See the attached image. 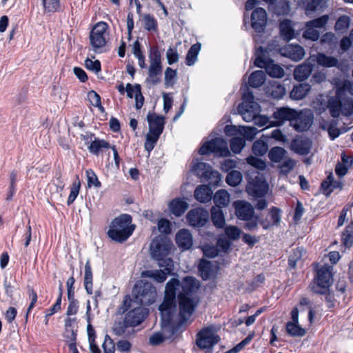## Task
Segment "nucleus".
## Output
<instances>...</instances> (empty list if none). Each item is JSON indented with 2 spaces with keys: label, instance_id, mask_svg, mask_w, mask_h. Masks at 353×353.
Segmentation results:
<instances>
[{
  "label": "nucleus",
  "instance_id": "24",
  "mask_svg": "<svg viewBox=\"0 0 353 353\" xmlns=\"http://www.w3.org/2000/svg\"><path fill=\"white\" fill-rule=\"evenodd\" d=\"M147 120L149 124L150 132L162 134L165 125L164 117L149 112L147 115Z\"/></svg>",
  "mask_w": 353,
  "mask_h": 353
},
{
  "label": "nucleus",
  "instance_id": "19",
  "mask_svg": "<svg viewBox=\"0 0 353 353\" xmlns=\"http://www.w3.org/2000/svg\"><path fill=\"white\" fill-rule=\"evenodd\" d=\"M235 214L238 219L250 221L254 217V210L252 205L248 201H237L234 203Z\"/></svg>",
  "mask_w": 353,
  "mask_h": 353
},
{
  "label": "nucleus",
  "instance_id": "2",
  "mask_svg": "<svg viewBox=\"0 0 353 353\" xmlns=\"http://www.w3.org/2000/svg\"><path fill=\"white\" fill-rule=\"evenodd\" d=\"M148 312V309L140 306L128 311L123 320H118L114 323L113 332L117 336H128L130 332L126 333L127 329L140 325L145 319Z\"/></svg>",
  "mask_w": 353,
  "mask_h": 353
},
{
  "label": "nucleus",
  "instance_id": "22",
  "mask_svg": "<svg viewBox=\"0 0 353 353\" xmlns=\"http://www.w3.org/2000/svg\"><path fill=\"white\" fill-rule=\"evenodd\" d=\"M176 243L182 250H190L193 245L192 234L187 229H181L176 234Z\"/></svg>",
  "mask_w": 353,
  "mask_h": 353
},
{
  "label": "nucleus",
  "instance_id": "64",
  "mask_svg": "<svg viewBox=\"0 0 353 353\" xmlns=\"http://www.w3.org/2000/svg\"><path fill=\"white\" fill-rule=\"evenodd\" d=\"M104 353H114L115 345L112 339L106 334L105 336L104 342L102 345Z\"/></svg>",
  "mask_w": 353,
  "mask_h": 353
},
{
  "label": "nucleus",
  "instance_id": "41",
  "mask_svg": "<svg viewBox=\"0 0 353 353\" xmlns=\"http://www.w3.org/2000/svg\"><path fill=\"white\" fill-rule=\"evenodd\" d=\"M201 43H196L192 45L188 50L185 57V63L187 65L191 66L195 63L201 50Z\"/></svg>",
  "mask_w": 353,
  "mask_h": 353
},
{
  "label": "nucleus",
  "instance_id": "35",
  "mask_svg": "<svg viewBox=\"0 0 353 353\" xmlns=\"http://www.w3.org/2000/svg\"><path fill=\"white\" fill-rule=\"evenodd\" d=\"M312 71V65L310 64H301L296 67L294 70V77L296 80L302 81L307 79Z\"/></svg>",
  "mask_w": 353,
  "mask_h": 353
},
{
  "label": "nucleus",
  "instance_id": "9",
  "mask_svg": "<svg viewBox=\"0 0 353 353\" xmlns=\"http://www.w3.org/2000/svg\"><path fill=\"white\" fill-rule=\"evenodd\" d=\"M167 263H158L161 268L163 270H144L141 272V277L150 278L158 283H163L168 275L172 274L174 270V262L172 260H167Z\"/></svg>",
  "mask_w": 353,
  "mask_h": 353
},
{
  "label": "nucleus",
  "instance_id": "26",
  "mask_svg": "<svg viewBox=\"0 0 353 353\" xmlns=\"http://www.w3.org/2000/svg\"><path fill=\"white\" fill-rule=\"evenodd\" d=\"M295 110L283 107L281 108L276 109V110L273 113L272 117L275 119V122L278 125H282L285 121H289L290 124L291 125V120L292 117L294 116Z\"/></svg>",
  "mask_w": 353,
  "mask_h": 353
},
{
  "label": "nucleus",
  "instance_id": "48",
  "mask_svg": "<svg viewBox=\"0 0 353 353\" xmlns=\"http://www.w3.org/2000/svg\"><path fill=\"white\" fill-rule=\"evenodd\" d=\"M268 149V143L265 141L259 139L256 140L252 145V150L256 156H263L266 153Z\"/></svg>",
  "mask_w": 353,
  "mask_h": 353
},
{
  "label": "nucleus",
  "instance_id": "51",
  "mask_svg": "<svg viewBox=\"0 0 353 353\" xmlns=\"http://www.w3.org/2000/svg\"><path fill=\"white\" fill-rule=\"evenodd\" d=\"M242 180V174L238 170H232L226 176V182L228 185L235 187L238 185Z\"/></svg>",
  "mask_w": 353,
  "mask_h": 353
},
{
  "label": "nucleus",
  "instance_id": "33",
  "mask_svg": "<svg viewBox=\"0 0 353 353\" xmlns=\"http://www.w3.org/2000/svg\"><path fill=\"white\" fill-rule=\"evenodd\" d=\"M163 67L149 66L146 82L156 85L161 81Z\"/></svg>",
  "mask_w": 353,
  "mask_h": 353
},
{
  "label": "nucleus",
  "instance_id": "21",
  "mask_svg": "<svg viewBox=\"0 0 353 353\" xmlns=\"http://www.w3.org/2000/svg\"><path fill=\"white\" fill-rule=\"evenodd\" d=\"M181 292L184 296H192L196 293L200 287L199 281L192 276H187L180 281Z\"/></svg>",
  "mask_w": 353,
  "mask_h": 353
},
{
  "label": "nucleus",
  "instance_id": "37",
  "mask_svg": "<svg viewBox=\"0 0 353 353\" xmlns=\"http://www.w3.org/2000/svg\"><path fill=\"white\" fill-rule=\"evenodd\" d=\"M211 219L213 225L217 228H223L225 225V216L223 211L216 207L211 209Z\"/></svg>",
  "mask_w": 353,
  "mask_h": 353
},
{
  "label": "nucleus",
  "instance_id": "62",
  "mask_svg": "<svg viewBox=\"0 0 353 353\" xmlns=\"http://www.w3.org/2000/svg\"><path fill=\"white\" fill-rule=\"evenodd\" d=\"M247 163L253 166L255 168H257L261 170H265L266 168V164L265 161H263L262 159H259L255 157L250 156L247 158Z\"/></svg>",
  "mask_w": 353,
  "mask_h": 353
},
{
  "label": "nucleus",
  "instance_id": "60",
  "mask_svg": "<svg viewBox=\"0 0 353 353\" xmlns=\"http://www.w3.org/2000/svg\"><path fill=\"white\" fill-rule=\"evenodd\" d=\"M158 229L161 233H163L165 234H168L171 232V223L169 220L166 219H160L158 221Z\"/></svg>",
  "mask_w": 353,
  "mask_h": 353
},
{
  "label": "nucleus",
  "instance_id": "32",
  "mask_svg": "<svg viewBox=\"0 0 353 353\" xmlns=\"http://www.w3.org/2000/svg\"><path fill=\"white\" fill-rule=\"evenodd\" d=\"M169 208L172 214L180 216L188 208V204L181 199H175L170 202Z\"/></svg>",
  "mask_w": 353,
  "mask_h": 353
},
{
  "label": "nucleus",
  "instance_id": "44",
  "mask_svg": "<svg viewBox=\"0 0 353 353\" xmlns=\"http://www.w3.org/2000/svg\"><path fill=\"white\" fill-rule=\"evenodd\" d=\"M286 331L292 336H303L305 334V330L301 327L299 323L288 322L286 323Z\"/></svg>",
  "mask_w": 353,
  "mask_h": 353
},
{
  "label": "nucleus",
  "instance_id": "45",
  "mask_svg": "<svg viewBox=\"0 0 353 353\" xmlns=\"http://www.w3.org/2000/svg\"><path fill=\"white\" fill-rule=\"evenodd\" d=\"M341 239L346 248H350L353 245V221L345 228Z\"/></svg>",
  "mask_w": 353,
  "mask_h": 353
},
{
  "label": "nucleus",
  "instance_id": "58",
  "mask_svg": "<svg viewBox=\"0 0 353 353\" xmlns=\"http://www.w3.org/2000/svg\"><path fill=\"white\" fill-rule=\"evenodd\" d=\"M134 99H135V108L137 110H139L142 108L144 103V97L141 92V85L136 83L134 84Z\"/></svg>",
  "mask_w": 353,
  "mask_h": 353
},
{
  "label": "nucleus",
  "instance_id": "43",
  "mask_svg": "<svg viewBox=\"0 0 353 353\" xmlns=\"http://www.w3.org/2000/svg\"><path fill=\"white\" fill-rule=\"evenodd\" d=\"M180 286V281L178 279H171L165 285V296L176 298V290Z\"/></svg>",
  "mask_w": 353,
  "mask_h": 353
},
{
  "label": "nucleus",
  "instance_id": "46",
  "mask_svg": "<svg viewBox=\"0 0 353 353\" xmlns=\"http://www.w3.org/2000/svg\"><path fill=\"white\" fill-rule=\"evenodd\" d=\"M304 250L303 248H296L292 250V253L288 258V265L290 268H295L296 263L300 260L303 254Z\"/></svg>",
  "mask_w": 353,
  "mask_h": 353
},
{
  "label": "nucleus",
  "instance_id": "27",
  "mask_svg": "<svg viewBox=\"0 0 353 353\" xmlns=\"http://www.w3.org/2000/svg\"><path fill=\"white\" fill-rule=\"evenodd\" d=\"M312 146V143L308 139H293L291 144L292 150L298 154L307 155Z\"/></svg>",
  "mask_w": 353,
  "mask_h": 353
},
{
  "label": "nucleus",
  "instance_id": "59",
  "mask_svg": "<svg viewBox=\"0 0 353 353\" xmlns=\"http://www.w3.org/2000/svg\"><path fill=\"white\" fill-rule=\"evenodd\" d=\"M271 95L274 99H281L285 94V88L281 84H273L270 88Z\"/></svg>",
  "mask_w": 353,
  "mask_h": 353
},
{
  "label": "nucleus",
  "instance_id": "12",
  "mask_svg": "<svg viewBox=\"0 0 353 353\" xmlns=\"http://www.w3.org/2000/svg\"><path fill=\"white\" fill-rule=\"evenodd\" d=\"M196 337V344L201 350L212 349L220 341L219 336L215 334L210 327L202 329Z\"/></svg>",
  "mask_w": 353,
  "mask_h": 353
},
{
  "label": "nucleus",
  "instance_id": "38",
  "mask_svg": "<svg viewBox=\"0 0 353 353\" xmlns=\"http://www.w3.org/2000/svg\"><path fill=\"white\" fill-rule=\"evenodd\" d=\"M110 147L111 145L109 142L95 137L88 147V149L91 154L98 155L101 149L110 148Z\"/></svg>",
  "mask_w": 353,
  "mask_h": 353
},
{
  "label": "nucleus",
  "instance_id": "10",
  "mask_svg": "<svg viewBox=\"0 0 353 353\" xmlns=\"http://www.w3.org/2000/svg\"><path fill=\"white\" fill-rule=\"evenodd\" d=\"M295 114L291 120V126L299 132L307 131L311 127L314 115L310 110H303L301 111L295 110Z\"/></svg>",
  "mask_w": 353,
  "mask_h": 353
},
{
  "label": "nucleus",
  "instance_id": "23",
  "mask_svg": "<svg viewBox=\"0 0 353 353\" xmlns=\"http://www.w3.org/2000/svg\"><path fill=\"white\" fill-rule=\"evenodd\" d=\"M281 53L294 61H299L304 57L305 50L299 45H288L281 49Z\"/></svg>",
  "mask_w": 353,
  "mask_h": 353
},
{
  "label": "nucleus",
  "instance_id": "61",
  "mask_svg": "<svg viewBox=\"0 0 353 353\" xmlns=\"http://www.w3.org/2000/svg\"><path fill=\"white\" fill-rule=\"evenodd\" d=\"M225 234L231 240H237L240 237L241 230L236 226H227Z\"/></svg>",
  "mask_w": 353,
  "mask_h": 353
},
{
  "label": "nucleus",
  "instance_id": "49",
  "mask_svg": "<svg viewBox=\"0 0 353 353\" xmlns=\"http://www.w3.org/2000/svg\"><path fill=\"white\" fill-rule=\"evenodd\" d=\"M316 59L317 63L319 65L325 67L336 66L338 63V60L336 58L327 56L326 54L323 53L318 54Z\"/></svg>",
  "mask_w": 353,
  "mask_h": 353
},
{
  "label": "nucleus",
  "instance_id": "28",
  "mask_svg": "<svg viewBox=\"0 0 353 353\" xmlns=\"http://www.w3.org/2000/svg\"><path fill=\"white\" fill-rule=\"evenodd\" d=\"M194 196L196 201L201 203H207L212 198V190L207 185H201L196 188Z\"/></svg>",
  "mask_w": 353,
  "mask_h": 353
},
{
  "label": "nucleus",
  "instance_id": "57",
  "mask_svg": "<svg viewBox=\"0 0 353 353\" xmlns=\"http://www.w3.org/2000/svg\"><path fill=\"white\" fill-rule=\"evenodd\" d=\"M46 11L49 12H57L60 9L59 0H42Z\"/></svg>",
  "mask_w": 353,
  "mask_h": 353
},
{
  "label": "nucleus",
  "instance_id": "11",
  "mask_svg": "<svg viewBox=\"0 0 353 353\" xmlns=\"http://www.w3.org/2000/svg\"><path fill=\"white\" fill-rule=\"evenodd\" d=\"M192 171L201 181H209L210 184H216L221 180L219 172L212 170V167L207 163H197L193 165Z\"/></svg>",
  "mask_w": 353,
  "mask_h": 353
},
{
  "label": "nucleus",
  "instance_id": "14",
  "mask_svg": "<svg viewBox=\"0 0 353 353\" xmlns=\"http://www.w3.org/2000/svg\"><path fill=\"white\" fill-rule=\"evenodd\" d=\"M178 299L180 316L185 320L194 312L199 303V299L196 296H184L183 294H179Z\"/></svg>",
  "mask_w": 353,
  "mask_h": 353
},
{
  "label": "nucleus",
  "instance_id": "15",
  "mask_svg": "<svg viewBox=\"0 0 353 353\" xmlns=\"http://www.w3.org/2000/svg\"><path fill=\"white\" fill-rule=\"evenodd\" d=\"M186 219L190 225L194 228H201L208 222L209 212L203 208H196L188 212Z\"/></svg>",
  "mask_w": 353,
  "mask_h": 353
},
{
  "label": "nucleus",
  "instance_id": "18",
  "mask_svg": "<svg viewBox=\"0 0 353 353\" xmlns=\"http://www.w3.org/2000/svg\"><path fill=\"white\" fill-rule=\"evenodd\" d=\"M267 23V14L262 8H256L251 15L252 28L259 33L264 31Z\"/></svg>",
  "mask_w": 353,
  "mask_h": 353
},
{
  "label": "nucleus",
  "instance_id": "34",
  "mask_svg": "<svg viewBox=\"0 0 353 353\" xmlns=\"http://www.w3.org/2000/svg\"><path fill=\"white\" fill-rule=\"evenodd\" d=\"M83 283L86 292L88 294L93 293V276L90 260H88L85 265V274L83 278Z\"/></svg>",
  "mask_w": 353,
  "mask_h": 353
},
{
  "label": "nucleus",
  "instance_id": "55",
  "mask_svg": "<svg viewBox=\"0 0 353 353\" xmlns=\"http://www.w3.org/2000/svg\"><path fill=\"white\" fill-rule=\"evenodd\" d=\"M350 19L347 15H342L338 18L334 26V30L337 32H343L350 26Z\"/></svg>",
  "mask_w": 353,
  "mask_h": 353
},
{
  "label": "nucleus",
  "instance_id": "40",
  "mask_svg": "<svg viewBox=\"0 0 353 353\" xmlns=\"http://www.w3.org/2000/svg\"><path fill=\"white\" fill-rule=\"evenodd\" d=\"M265 79V74L262 70L253 72L249 77V84L251 87L257 88L261 87Z\"/></svg>",
  "mask_w": 353,
  "mask_h": 353
},
{
  "label": "nucleus",
  "instance_id": "39",
  "mask_svg": "<svg viewBox=\"0 0 353 353\" xmlns=\"http://www.w3.org/2000/svg\"><path fill=\"white\" fill-rule=\"evenodd\" d=\"M150 66L163 67L161 63V55L158 46H153L149 50Z\"/></svg>",
  "mask_w": 353,
  "mask_h": 353
},
{
  "label": "nucleus",
  "instance_id": "30",
  "mask_svg": "<svg viewBox=\"0 0 353 353\" xmlns=\"http://www.w3.org/2000/svg\"><path fill=\"white\" fill-rule=\"evenodd\" d=\"M310 90L311 87L307 83L295 85L290 92V98L294 100H301L308 94Z\"/></svg>",
  "mask_w": 353,
  "mask_h": 353
},
{
  "label": "nucleus",
  "instance_id": "50",
  "mask_svg": "<svg viewBox=\"0 0 353 353\" xmlns=\"http://www.w3.org/2000/svg\"><path fill=\"white\" fill-rule=\"evenodd\" d=\"M329 17L327 14H324L316 19L310 20L305 23V27H310L313 29L323 28L327 23Z\"/></svg>",
  "mask_w": 353,
  "mask_h": 353
},
{
  "label": "nucleus",
  "instance_id": "25",
  "mask_svg": "<svg viewBox=\"0 0 353 353\" xmlns=\"http://www.w3.org/2000/svg\"><path fill=\"white\" fill-rule=\"evenodd\" d=\"M342 188L343 183L341 181H334L332 172L329 174L326 179L322 181L321 184V190L326 196H329L335 189L341 190Z\"/></svg>",
  "mask_w": 353,
  "mask_h": 353
},
{
  "label": "nucleus",
  "instance_id": "53",
  "mask_svg": "<svg viewBox=\"0 0 353 353\" xmlns=\"http://www.w3.org/2000/svg\"><path fill=\"white\" fill-rule=\"evenodd\" d=\"M144 28L146 30L156 32L158 29L157 19L151 14H148L143 16Z\"/></svg>",
  "mask_w": 353,
  "mask_h": 353
},
{
  "label": "nucleus",
  "instance_id": "52",
  "mask_svg": "<svg viewBox=\"0 0 353 353\" xmlns=\"http://www.w3.org/2000/svg\"><path fill=\"white\" fill-rule=\"evenodd\" d=\"M245 145V140L243 137H235L230 140L231 150L235 153H240Z\"/></svg>",
  "mask_w": 353,
  "mask_h": 353
},
{
  "label": "nucleus",
  "instance_id": "29",
  "mask_svg": "<svg viewBox=\"0 0 353 353\" xmlns=\"http://www.w3.org/2000/svg\"><path fill=\"white\" fill-rule=\"evenodd\" d=\"M280 34L282 39L289 41L294 37V30L292 21L289 19H284L279 24Z\"/></svg>",
  "mask_w": 353,
  "mask_h": 353
},
{
  "label": "nucleus",
  "instance_id": "17",
  "mask_svg": "<svg viewBox=\"0 0 353 353\" xmlns=\"http://www.w3.org/2000/svg\"><path fill=\"white\" fill-rule=\"evenodd\" d=\"M176 307V298L164 296L162 303L159 306V310L161 312L163 321L168 323L171 321Z\"/></svg>",
  "mask_w": 353,
  "mask_h": 353
},
{
  "label": "nucleus",
  "instance_id": "5",
  "mask_svg": "<svg viewBox=\"0 0 353 353\" xmlns=\"http://www.w3.org/2000/svg\"><path fill=\"white\" fill-rule=\"evenodd\" d=\"M132 295L136 303L142 305H150L156 300L157 290L151 283L140 281L134 285Z\"/></svg>",
  "mask_w": 353,
  "mask_h": 353
},
{
  "label": "nucleus",
  "instance_id": "56",
  "mask_svg": "<svg viewBox=\"0 0 353 353\" xmlns=\"http://www.w3.org/2000/svg\"><path fill=\"white\" fill-rule=\"evenodd\" d=\"M86 176L88 188H90L92 185L95 188H100L101 186V182L99 181L97 176L92 170H87Z\"/></svg>",
  "mask_w": 353,
  "mask_h": 353
},
{
  "label": "nucleus",
  "instance_id": "1",
  "mask_svg": "<svg viewBox=\"0 0 353 353\" xmlns=\"http://www.w3.org/2000/svg\"><path fill=\"white\" fill-rule=\"evenodd\" d=\"M345 91L353 95V81H345L343 88L336 90L335 96L328 99L327 108L333 118H338L341 114L349 117L353 114V99L346 97Z\"/></svg>",
  "mask_w": 353,
  "mask_h": 353
},
{
  "label": "nucleus",
  "instance_id": "20",
  "mask_svg": "<svg viewBox=\"0 0 353 353\" xmlns=\"http://www.w3.org/2000/svg\"><path fill=\"white\" fill-rule=\"evenodd\" d=\"M248 192L256 197H262L268 192V184L261 177L256 176L254 179L249 181Z\"/></svg>",
  "mask_w": 353,
  "mask_h": 353
},
{
  "label": "nucleus",
  "instance_id": "63",
  "mask_svg": "<svg viewBox=\"0 0 353 353\" xmlns=\"http://www.w3.org/2000/svg\"><path fill=\"white\" fill-rule=\"evenodd\" d=\"M303 38L310 39L312 41H316L319 40L320 34L319 32L315 29L310 27H306V30L303 33Z\"/></svg>",
  "mask_w": 353,
  "mask_h": 353
},
{
  "label": "nucleus",
  "instance_id": "47",
  "mask_svg": "<svg viewBox=\"0 0 353 353\" xmlns=\"http://www.w3.org/2000/svg\"><path fill=\"white\" fill-rule=\"evenodd\" d=\"M160 135V134L154 132H148L146 135V140L144 145L145 150L150 152L154 149Z\"/></svg>",
  "mask_w": 353,
  "mask_h": 353
},
{
  "label": "nucleus",
  "instance_id": "6",
  "mask_svg": "<svg viewBox=\"0 0 353 353\" xmlns=\"http://www.w3.org/2000/svg\"><path fill=\"white\" fill-rule=\"evenodd\" d=\"M172 242L166 237L161 236L155 237L151 242L150 252L152 258L157 263H167V260H172L168 257L171 248Z\"/></svg>",
  "mask_w": 353,
  "mask_h": 353
},
{
  "label": "nucleus",
  "instance_id": "31",
  "mask_svg": "<svg viewBox=\"0 0 353 353\" xmlns=\"http://www.w3.org/2000/svg\"><path fill=\"white\" fill-rule=\"evenodd\" d=\"M198 270L201 277L204 281L210 279L214 274L212 262L205 259H201L198 265Z\"/></svg>",
  "mask_w": 353,
  "mask_h": 353
},
{
  "label": "nucleus",
  "instance_id": "16",
  "mask_svg": "<svg viewBox=\"0 0 353 353\" xmlns=\"http://www.w3.org/2000/svg\"><path fill=\"white\" fill-rule=\"evenodd\" d=\"M260 106L256 101H245L238 105L237 110L246 122L253 121L259 113Z\"/></svg>",
  "mask_w": 353,
  "mask_h": 353
},
{
  "label": "nucleus",
  "instance_id": "54",
  "mask_svg": "<svg viewBox=\"0 0 353 353\" xmlns=\"http://www.w3.org/2000/svg\"><path fill=\"white\" fill-rule=\"evenodd\" d=\"M176 77H177L176 70L168 67L165 71V77H164L165 87V88L172 87L175 83Z\"/></svg>",
  "mask_w": 353,
  "mask_h": 353
},
{
  "label": "nucleus",
  "instance_id": "7",
  "mask_svg": "<svg viewBox=\"0 0 353 353\" xmlns=\"http://www.w3.org/2000/svg\"><path fill=\"white\" fill-rule=\"evenodd\" d=\"M332 273L329 267L322 266L310 284L312 290L316 294H325L332 284Z\"/></svg>",
  "mask_w": 353,
  "mask_h": 353
},
{
  "label": "nucleus",
  "instance_id": "13",
  "mask_svg": "<svg viewBox=\"0 0 353 353\" xmlns=\"http://www.w3.org/2000/svg\"><path fill=\"white\" fill-rule=\"evenodd\" d=\"M108 24L105 22L97 23L90 33V44L97 52L98 49L106 45L105 33Z\"/></svg>",
  "mask_w": 353,
  "mask_h": 353
},
{
  "label": "nucleus",
  "instance_id": "42",
  "mask_svg": "<svg viewBox=\"0 0 353 353\" xmlns=\"http://www.w3.org/2000/svg\"><path fill=\"white\" fill-rule=\"evenodd\" d=\"M286 150L281 147L275 146L272 148L268 152V157L272 162L279 163L284 158Z\"/></svg>",
  "mask_w": 353,
  "mask_h": 353
},
{
  "label": "nucleus",
  "instance_id": "36",
  "mask_svg": "<svg viewBox=\"0 0 353 353\" xmlns=\"http://www.w3.org/2000/svg\"><path fill=\"white\" fill-rule=\"evenodd\" d=\"M214 203L217 208L226 207L230 202V195L228 192L223 189L218 190L213 196Z\"/></svg>",
  "mask_w": 353,
  "mask_h": 353
},
{
  "label": "nucleus",
  "instance_id": "4",
  "mask_svg": "<svg viewBox=\"0 0 353 353\" xmlns=\"http://www.w3.org/2000/svg\"><path fill=\"white\" fill-rule=\"evenodd\" d=\"M268 51L266 48L260 46L254 53L255 60L254 65L261 68H265L266 73L275 78H281L284 76L285 72L283 69L274 61L268 57Z\"/></svg>",
  "mask_w": 353,
  "mask_h": 353
},
{
  "label": "nucleus",
  "instance_id": "3",
  "mask_svg": "<svg viewBox=\"0 0 353 353\" xmlns=\"http://www.w3.org/2000/svg\"><path fill=\"white\" fill-rule=\"evenodd\" d=\"M132 221V216L127 214L114 218L108 231V236L118 243L125 241L134 230V226L131 225Z\"/></svg>",
  "mask_w": 353,
  "mask_h": 353
},
{
  "label": "nucleus",
  "instance_id": "8",
  "mask_svg": "<svg viewBox=\"0 0 353 353\" xmlns=\"http://www.w3.org/2000/svg\"><path fill=\"white\" fill-rule=\"evenodd\" d=\"M199 154L201 155L214 153L217 156L228 157L230 154L228 143L223 138L216 137L207 141L200 148Z\"/></svg>",
  "mask_w": 353,
  "mask_h": 353
}]
</instances>
